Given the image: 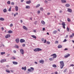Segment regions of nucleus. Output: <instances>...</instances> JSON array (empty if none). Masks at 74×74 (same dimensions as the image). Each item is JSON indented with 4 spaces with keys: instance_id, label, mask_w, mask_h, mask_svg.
<instances>
[{
    "instance_id": "f257e3e1",
    "label": "nucleus",
    "mask_w": 74,
    "mask_h": 74,
    "mask_svg": "<svg viewBox=\"0 0 74 74\" xmlns=\"http://www.w3.org/2000/svg\"><path fill=\"white\" fill-rule=\"evenodd\" d=\"M61 65L60 66V68L61 69H63L64 66V64L63 61H61L60 62Z\"/></svg>"
},
{
    "instance_id": "f03ea898",
    "label": "nucleus",
    "mask_w": 74,
    "mask_h": 74,
    "mask_svg": "<svg viewBox=\"0 0 74 74\" xmlns=\"http://www.w3.org/2000/svg\"><path fill=\"white\" fill-rule=\"evenodd\" d=\"M34 68L32 67H30V69H28V71L29 72H32V71H34Z\"/></svg>"
},
{
    "instance_id": "7ed1b4c3",
    "label": "nucleus",
    "mask_w": 74,
    "mask_h": 74,
    "mask_svg": "<svg viewBox=\"0 0 74 74\" xmlns=\"http://www.w3.org/2000/svg\"><path fill=\"white\" fill-rule=\"evenodd\" d=\"M42 50L41 49H39V48H36L34 50V51L35 52H38V51H41Z\"/></svg>"
},
{
    "instance_id": "20e7f679",
    "label": "nucleus",
    "mask_w": 74,
    "mask_h": 74,
    "mask_svg": "<svg viewBox=\"0 0 74 74\" xmlns=\"http://www.w3.org/2000/svg\"><path fill=\"white\" fill-rule=\"evenodd\" d=\"M51 56H53V59H55L57 57V55H56V54L54 53L51 55Z\"/></svg>"
},
{
    "instance_id": "39448f33",
    "label": "nucleus",
    "mask_w": 74,
    "mask_h": 74,
    "mask_svg": "<svg viewBox=\"0 0 74 74\" xmlns=\"http://www.w3.org/2000/svg\"><path fill=\"white\" fill-rule=\"evenodd\" d=\"M20 51L22 55H23L24 54V50H23V49H20Z\"/></svg>"
},
{
    "instance_id": "423d86ee",
    "label": "nucleus",
    "mask_w": 74,
    "mask_h": 74,
    "mask_svg": "<svg viewBox=\"0 0 74 74\" xmlns=\"http://www.w3.org/2000/svg\"><path fill=\"white\" fill-rule=\"evenodd\" d=\"M10 37H11V35L9 34H8L5 36V38H10Z\"/></svg>"
},
{
    "instance_id": "0eeeda50",
    "label": "nucleus",
    "mask_w": 74,
    "mask_h": 74,
    "mask_svg": "<svg viewBox=\"0 0 74 74\" xmlns=\"http://www.w3.org/2000/svg\"><path fill=\"white\" fill-rule=\"evenodd\" d=\"M62 27L64 29H65V26H66V24H65V23L63 22L62 23Z\"/></svg>"
},
{
    "instance_id": "6e6552de",
    "label": "nucleus",
    "mask_w": 74,
    "mask_h": 74,
    "mask_svg": "<svg viewBox=\"0 0 74 74\" xmlns=\"http://www.w3.org/2000/svg\"><path fill=\"white\" fill-rule=\"evenodd\" d=\"M20 42H21V43H22V42H25V40L23 39H21L20 40Z\"/></svg>"
},
{
    "instance_id": "1a4fd4ad",
    "label": "nucleus",
    "mask_w": 74,
    "mask_h": 74,
    "mask_svg": "<svg viewBox=\"0 0 74 74\" xmlns=\"http://www.w3.org/2000/svg\"><path fill=\"white\" fill-rule=\"evenodd\" d=\"M70 56V54H67L66 55L64 56V57L65 58H68V57Z\"/></svg>"
},
{
    "instance_id": "9d476101",
    "label": "nucleus",
    "mask_w": 74,
    "mask_h": 74,
    "mask_svg": "<svg viewBox=\"0 0 74 74\" xmlns=\"http://www.w3.org/2000/svg\"><path fill=\"white\" fill-rule=\"evenodd\" d=\"M23 29L25 30H28V29L25 26H23Z\"/></svg>"
},
{
    "instance_id": "9b49d317",
    "label": "nucleus",
    "mask_w": 74,
    "mask_h": 74,
    "mask_svg": "<svg viewBox=\"0 0 74 74\" xmlns=\"http://www.w3.org/2000/svg\"><path fill=\"white\" fill-rule=\"evenodd\" d=\"M6 62V59H2L1 61V63H3V62Z\"/></svg>"
},
{
    "instance_id": "f8f14e48",
    "label": "nucleus",
    "mask_w": 74,
    "mask_h": 74,
    "mask_svg": "<svg viewBox=\"0 0 74 74\" xmlns=\"http://www.w3.org/2000/svg\"><path fill=\"white\" fill-rule=\"evenodd\" d=\"M39 62L40 63H42V64H44V61L43 60H40L39 61Z\"/></svg>"
},
{
    "instance_id": "ddd939ff",
    "label": "nucleus",
    "mask_w": 74,
    "mask_h": 74,
    "mask_svg": "<svg viewBox=\"0 0 74 74\" xmlns=\"http://www.w3.org/2000/svg\"><path fill=\"white\" fill-rule=\"evenodd\" d=\"M15 41L17 43H18L19 42V38H17L16 39Z\"/></svg>"
},
{
    "instance_id": "4468645a",
    "label": "nucleus",
    "mask_w": 74,
    "mask_h": 74,
    "mask_svg": "<svg viewBox=\"0 0 74 74\" xmlns=\"http://www.w3.org/2000/svg\"><path fill=\"white\" fill-rule=\"evenodd\" d=\"M12 63L13 64H14L15 65H16V64H18V62H17L13 61L12 62Z\"/></svg>"
},
{
    "instance_id": "2eb2a0df",
    "label": "nucleus",
    "mask_w": 74,
    "mask_h": 74,
    "mask_svg": "<svg viewBox=\"0 0 74 74\" xmlns=\"http://www.w3.org/2000/svg\"><path fill=\"white\" fill-rule=\"evenodd\" d=\"M68 11L69 12H72V10L71 9L68 8Z\"/></svg>"
},
{
    "instance_id": "dca6fc26",
    "label": "nucleus",
    "mask_w": 74,
    "mask_h": 74,
    "mask_svg": "<svg viewBox=\"0 0 74 74\" xmlns=\"http://www.w3.org/2000/svg\"><path fill=\"white\" fill-rule=\"evenodd\" d=\"M22 70H26V67L25 66V67H22Z\"/></svg>"
},
{
    "instance_id": "f3484780",
    "label": "nucleus",
    "mask_w": 74,
    "mask_h": 74,
    "mask_svg": "<svg viewBox=\"0 0 74 74\" xmlns=\"http://www.w3.org/2000/svg\"><path fill=\"white\" fill-rule=\"evenodd\" d=\"M58 48H62V46L60 45H58Z\"/></svg>"
},
{
    "instance_id": "a211bd4d",
    "label": "nucleus",
    "mask_w": 74,
    "mask_h": 74,
    "mask_svg": "<svg viewBox=\"0 0 74 74\" xmlns=\"http://www.w3.org/2000/svg\"><path fill=\"white\" fill-rule=\"evenodd\" d=\"M41 23L42 25H45V22H44V21H41Z\"/></svg>"
},
{
    "instance_id": "6ab92c4d",
    "label": "nucleus",
    "mask_w": 74,
    "mask_h": 74,
    "mask_svg": "<svg viewBox=\"0 0 74 74\" xmlns=\"http://www.w3.org/2000/svg\"><path fill=\"white\" fill-rule=\"evenodd\" d=\"M15 9L16 11H18V7L17 6L15 7Z\"/></svg>"
},
{
    "instance_id": "aec40b11",
    "label": "nucleus",
    "mask_w": 74,
    "mask_h": 74,
    "mask_svg": "<svg viewBox=\"0 0 74 74\" xmlns=\"http://www.w3.org/2000/svg\"><path fill=\"white\" fill-rule=\"evenodd\" d=\"M27 4H30L31 3V1L29 0V1H27L26 2Z\"/></svg>"
},
{
    "instance_id": "412c9836",
    "label": "nucleus",
    "mask_w": 74,
    "mask_h": 74,
    "mask_svg": "<svg viewBox=\"0 0 74 74\" xmlns=\"http://www.w3.org/2000/svg\"><path fill=\"white\" fill-rule=\"evenodd\" d=\"M61 1L63 3H66V1L65 0H62Z\"/></svg>"
},
{
    "instance_id": "4be33fe9",
    "label": "nucleus",
    "mask_w": 74,
    "mask_h": 74,
    "mask_svg": "<svg viewBox=\"0 0 74 74\" xmlns=\"http://www.w3.org/2000/svg\"><path fill=\"white\" fill-rule=\"evenodd\" d=\"M32 37L34 38H35V39H36V36H35V35H32Z\"/></svg>"
},
{
    "instance_id": "5701e85b",
    "label": "nucleus",
    "mask_w": 74,
    "mask_h": 74,
    "mask_svg": "<svg viewBox=\"0 0 74 74\" xmlns=\"http://www.w3.org/2000/svg\"><path fill=\"white\" fill-rule=\"evenodd\" d=\"M57 33V30H54L53 32V34H56V33Z\"/></svg>"
},
{
    "instance_id": "b1692460",
    "label": "nucleus",
    "mask_w": 74,
    "mask_h": 74,
    "mask_svg": "<svg viewBox=\"0 0 74 74\" xmlns=\"http://www.w3.org/2000/svg\"><path fill=\"white\" fill-rule=\"evenodd\" d=\"M66 7H69V6H70V4H66L65 5Z\"/></svg>"
},
{
    "instance_id": "393cba45",
    "label": "nucleus",
    "mask_w": 74,
    "mask_h": 74,
    "mask_svg": "<svg viewBox=\"0 0 74 74\" xmlns=\"http://www.w3.org/2000/svg\"><path fill=\"white\" fill-rule=\"evenodd\" d=\"M30 8V7L29 6H26V8L29 9Z\"/></svg>"
},
{
    "instance_id": "a878e982",
    "label": "nucleus",
    "mask_w": 74,
    "mask_h": 74,
    "mask_svg": "<svg viewBox=\"0 0 74 74\" xmlns=\"http://www.w3.org/2000/svg\"><path fill=\"white\" fill-rule=\"evenodd\" d=\"M53 67L56 68L57 67V66L55 64H54L53 65Z\"/></svg>"
},
{
    "instance_id": "bb28decb",
    "label": "nucleus",
    "mask_w": 74,
    "mask_h": 74,
    "mask_svg": "<svg viewBox=\"0 0 74 74\" xmlns=\"http://www.w3.org/2000/svg\"><path fill=\"white\" fill-rule=\"evenodd\" d=\"M5 71H6V72H7V73H10V71L8 70V69H6L5 70Z\"/></svg>"
},
{
    "instance_id": "cd10ccee",
    "label": "nucleus",
    "mask_w": 74,
    "mask_h": 74,
    "mask_svg": "<svg viewBox=\"0 0 74 74\" xmlns=\"http://www.w3.org/2000/svg\"><path fill=\"white\" fill-rule=\"evenodd\" d=\"M8 33L10 34V33H12L13 32L11 30H10L9 31H8Z\"/></svg>"
},
{
    "instance_id": "c85d7f7f",
    "label": "nucleus",
    "mask_w": 74,
    "mask_h": 74,
    "mask_svg": "<svg viewBox=\"0 0 74 74\" xmlns=\"http://www.w3.org/2000/svg\"><path fill=\"white\" fill-rule=\"evenodd\" d=\"M0 21H4V18H0Z\"/></svg>"
},
{
    "instance_id": "c756f323",
    "label": "nucleus",
    "mask_w": 74,
    "mask_h": 74,
    "mask_svg": "<svg viewBox=\"0 0 74 74\" xmlns=\"http://www.w3.org/2000/svg\"><path fill=\"white\" fill-rule=\"evenodd\" d=\"M40 4H38L36 7V8H38V7H40Z\"/></svg>"
},
{
    "instance_id": "7c9ffc66",
    "label": "nucleus",
    "mask_w": 74,
    "mask_h": 74,
    "mask_svg": "<svg viewBox=\"0 0 74 74\" xmlns=\"http://www.w3.org/2000/svg\"><path fill=\"white\" fill-rule=\"evenodd\" d=\"M11 59L12 60H14V59H16V58L14 57H12V58H11Z\"/></svg>"
},
{
    "instance_id": "2f4dec72",
    "label": "nucleus",
    "mask_w": 74,
    "mask_h": 74,
    "mask_svg": "<svg viewBox=\"0 0 74 74\" xmlns=\"http://www.w3.org/2000/svg\"><path fill=\"white\" fill-rule=\"evenodd\" d=\"M3 11L4 12H7V9H5L3 10Z\"/></svg>"
},
{
    "instance_id": "473e14b6",
    "label": "nucleus",
    "mask_w": 74,
    "mask_h": 74,
    "mask_svg": "<svg viewBox=\"0 0 74 74\" xmlns=\"http://www.w3.org/2000/svg\"><path fill=\"white\" fill-rule=\"evenodd\" d=\"M40 11H42L44 10V9H43V8H40Z\"/></svg>"
},
{
    "instance_id": "72a5a7b5",
    "label": "nucleus",
    "mask_w": 74,
    "mask_h": 74,
    "mask_svg": "<svg viewBox=\"0 0 74 74\" xmlns=\"http://www.w3.org/2000/svg\"><path fill=\"white\" fill-rule=\"evenodd\" d=\"M1 55H3L5 54V52H2L1 53Z\"/></svg>"
},
{
    "instance_id": "f704fd0d",
    "label": "nucleus",
    "mask_w": 74,
    "mask_h": 74,
    "mask_svg": "<svg viewBox=\"0 0 74 74\" xmlns=\"http://www.w3.org/2000/svg\"><path fill=\"white\" fill-rule=\"evenodd\" d=\"M49 60H50V61H52V60H53V59L52 58H49Z\"/></svg>"
},
{
    "instance_id": "c9c22d12",
    "label": "nucleus",
    "mask_w": 74,
    "mask_h": 74,
    "mask_svg": "<svg viewBox=\"0 0 74 74\" xmlns=\"http://www.w3.org/2000/svg\"><path fill=\"white\" fill-rule=\"evenodd\" d=\"M67 21L68 22H71V20L69 18H68Z\"/></svg>"
},
{
    "instance_id": "e433bc0d",
    "label": "nucleus",
    "mask_w": 74,
    "mask_h": 74,
    "mask_svg": "<svg viewBox=\"0 0 74 74\" xmlns=\"http://www.w3.org/2000/svg\"><path fill=\"white\" fill-rule=\"evenodd\" d=\"M7 4H11V2H10V1H8L7 2Z\"/></svg>"
},
{
    "instance_id": "4c0bfd02",
    "label": "nucleus",
    "mask_w": 74,
    "mask_h": 74,
    "mask_svg": "<svg viewBox=\"0 0 74 74\" xmlns=\"http://www.w3.org/2000/svg\"><path fill=\"white\" fill-rule=\"evenodd\" d=\"M15 47L16 48H18L19 46H18L17 45H16L15 46Z\"/></svg>"
},
{
    "instance_id": "58836bf2",
    "label": "nucleus",
    "mask_w": 74,
    "mask_h": 74,
    "mask_svg": "<svg viewBox=\"0 0 74 74\" xmlns=\"http://www.w3.org/2000/svg\"><path fill=\"white\" fill-rule=\"evenodd\" d=\"M11 7H10V8L8 9L9 11H11Z\"/></svg>"
},
{
    "instance_id": "ea45409f",
    "label": "nucleus",
    "mask_w": 74,
    "mask_h": 74,
    "mask_svg": "<svg viewBox=\"0 0 74 74\" xmlns=\"http://www.w3.org/2000/svg\"><path fill=\"white\" fill-rule=\"evenodd\" d=\"M67 69H65L64 71V73H66V71H67Z\"/></svg>"
},
{
    "instance_id": "a19ab883",
    "label": "nucleus",
    "mask_w": 74,
    "mask_h": 74,
    "mask_svg": "<svg viewBox=\"0 0 74 74\" xmlns=\"http://www.w3.org/2000/svg\"><path fill=\"white\" fill-rule=\"evenodd\" d=\"M10 27H12L13 26V24H12L11 23L10 24Z\"/></svg>"
},
{
    "instance_id": "79ce46f5",
    "label": "nucleus",
    "mask_w": 74,
    "mask_h": 74,
    "mask_svg": "<svg viewBox=\"0 0 74 74\" xmlns=\"http://www.w3.org/2000/svg\"><path fill=\"white\" fill-rule=\"evenodd\" d=\"M11 5H14V2H12L11 3Z\"/></svg>"
},
{
    "instance_id": "37998d69",
    "label": "nucleus",
    "mask_w": 74,
    "mask_h": 74,
    "mask_svg": "<svg viewBox=\"0 0 74 74\" xmlns=\"http://www.w3.org/2000/svg\"><path fill=\"white\" fill-rule=\"evenodd\" d=\"M58 41H56L55 42V44H58Z\"/></svg>"
},
{
    "instance_id": "c03bdc74",
    "label": "nucleus",
    "mask_w": 74,
    "mask_h": 74,
    "mask_svg": "<svg viewBox=\"0 0 74 74\" xmlns=\"http://www.w3.org/2000/svg\"><path fill=\"white\" fill-rule=\"evenodd\" d=\"M67 31H68V32H69V27H67Z\"/></svg>"
},
{
    "instance_id": "a18cd8bd",
    "label": "nucleus",
    "mask_w": 74,
    "mask_h": 74,
    "mask_svg": "<svg viewBox=\"0 0 74 74\" xmlns=\"http://www.w3.org/2000/svg\"><path fill=\"white\" fill-rule=\"evenodd\" d=\"M47 43L48 44H49L50 43V42L49 41H47Z\"/></svg>"
},
{
    "instance_id": "49530a36",
    "label": "nucleus",
    "mask_w": 74,
    "mask_h": 74,
    "mask_svg": "<svg viewBox=\"0 0 74 74\" xmlns=\"http://www.w3.org/2000/svg\"><path fill=\"white\" fill-rule=\"evenodd\" d=\"M38 14H40V11L38 10Z\"/></svg>"
},
{
    "instance_id": "de8ad7c7",
    "label": "nucleus",
    "mask_w": 74,
    "mask_h": 74,
    "mask_svg": "<svg viewBox=\"0 0 74 74\" xmlns=\"http://www.w3.org/2000/svg\"><path fill=\"white\" fill-rule=\"evenodd\" d=\"M25 44H23L22 45L23 47H25Z\"/></svg>"
},
{
    "instance_id": "09e8293b",
    "label": "nucleus",
    "mask_w": 74,
    "mask_h": 74,
    "mask_svg": "<svg viewBox=\"0 0 74 74\" xmlns=\"http://www.w3.org/2000/svg\"><path fill=\"white\" fill-rule=\"evenodd\" d=\"M13 52L14 53H15L16 52V51L15 50H14L13 51Z\"/></svg>"
},
{
    "instance_id": "8fccbe9b",
    "label": "nucleus",
    "mask_w": 74,
    "mask_h": 74,
    "mask_svg": "<svg viewBox=\"0 0 74 74\" xmlns=\"http://www.w3.org/2000/svg\"><path fill=\"white\" fill-rule=\"evenodd\" d=\"M45 3H46V4H47V3H48V1H45Z\"/></svg>"
},
{
    "instance_id": "3c124183",
    "label": "nucleus",
    "mask_w": 74,
    "mask_h": 74,
    "mask_svg": "<svg viewBox=\"0 0 74 74\" xmlns=\"http://www.w3.org/2000/svg\"><path fill=\"white\" fill-rule=\"evenodd\" d=\"M44 41V38H42V41Z\"/></svg>"
},
{
    "instance_id": "603ef678",
    "label": "nucleus",
    "mask_w": 74,
    "mask_h": 74,
    "mask_svg": "<svg viewBox=\"0 0 74 74\" xmlns=\"http://www.w3.org/2000/svg\"><path fill=\"white\" fill-rule=\"evenodd\" d=\"M33 31H34L33 32L34 33H36V30H34Z\"/></svg>"
},
{
    "instance_id": "864d4df0",
    "label": "nucleus",
    "mask_w": 74,
    "mask_h": 74,
    "mask_svg": "<svg viewBox=\"0 0 74 74\" xmlns=\"http://www.w3.org/2000/svg\"><path fill=\"white\" fill-rule=\"evenodd\" d=\"M45 30V28H43L42 30L43 31H44V30Z\"/></svg>"
},
{
    "instance_id": "5fc2aeb1",
    "label": "nucleus",
    "mask_w": 74,
    "mask_h": 74,
    "mask_svg": "<svg viewBox=\"0 0 74 74\" xmlns=\"http://www.w3.org/2000/svg\"><path fill=\"white\" fill-rule=\"evenodd\" d=\"M70 37V38H72V37H73V35H71Z\"/></svg>"
},
{
    "instance_id": "6e6d98bb",
    "label": "nucleus",
    "mask_w": 74,
    "mask_h": 74,
    "mask_svg": "<svg viewBox=\"0 0 74 74\" xmlns=\"http://www.w3.org/2000/svg\"><path fill=\"white\" fill-rule=\"evenodd\" d=\"M46 41H47L46 40V39L45 40V41L44 42V43H46Z\"/></svg>"
},
{
    "instance_id": "4d7b16f0",
    "label": "nucleus",
    "mask_w": 74,
    "mask_h": 74,
    "mask_svg": "<svg viewBox=\"0 0 74 74\" xmlns=\"http://www.w3.org/2000/svg\"><path fill=\"white\" fill-rule=\"evenodd\" d=\"M64 50L65 51H66V50H68V49H67V48H65V49H64Z\"/></svg>"
},
{
    "instance_id": "13d9d810",
    "label": "nucleus",
    "mask_w": 74,
    "mask_h": 74,
    "mask_svg": "<svg viewBox=\"0 0 74 74\" xmlns=\"http://www.w3.org/2000/svg\"><path fill=\"white\" fill-rule=\"evenodd\" d=\"M66 39H65L63 41V42H66Z\"/></svg>"
},
{
    "instance_id": "bf43d9fd",
    "label": "nucleus",
    "mask_w": 74,
    "mask_h": 74,
    "mask_svg": "<svg viewBox=\"0 0 74 74\" xmlns=\"http://www.w3.org/2000/svg\"><path fill=\"white\" fill-rule=\"evenodd\" d=\"M6 67H9V65H6Z\"/></svg>"
},
{
    "instance_id": "052dcab7",
    "label": "nucleus",
    "mask_w": 74,
    "mask_h": 74,
    "mask_svg": "<svg viewBox=\"0 0 74 74\" xmlns=\"http://www.w3.org/2000/svg\"><path fill=\"white\" fill-rule=\"evenodd\" d=\"M68 35H66L65 38H68Z\"/></svg>"
},
{
    "instance_id": "680f3d73",
    "label": "nucleus",
    "mask_w": 74,
    "mask_h": 74,
    "mask_svg": "<svg viewBox=\"0 0 74 74\" xmlns=\"http://www.w3.org/2000/svg\"><path fill=\"white\" fill-rule=\"evenodd\" d=\"M1 29H2V30H4V28L3 27H2Z\"/></svg>"
},
{
    "instance_id": "e2e57ef3",
    "label": "nucleus",
    "mask_w": 74,
    "mask_h": 74,
    "mask_svg": "<svg viewBox=\"0 0 74 74\" xmlns=\"http://www.w3.org/2000/svg\"><path fill=\"white\" fill-rule=\"evenodd\" d=\"M51 14V13H47V15H50Z\"/></svg>"
},
{
    "instance_id": "0e129e2a",
    "label": "nucleus",
    "mask_w": 74,
    "mask_h": 74,
    "mask_svg": "<svg viewBox=\"0 0 74 74\" xmlns=\"http://www.w3.org/2000/svg\"><path fill=\"white\" fill-rule=\"evenodd\" d=\"M11 72H12V73H14V71H12V70H11V71H10Z\"/></svg>"
},
{
    "instance_id": "69168bd1",
    "label": "nucleus",
    "mask_w": 74,
    "mask_h": 74,
    "mask_svg": "<svg viewBox=\"0 0 74 74\" xmlns=\"http://www.w3.org/2000/svg\"><path fill=\"white\" fill-rule=\"evenodd\" d=\"M55 74H58V72L57 71L55 72Z\"/></svg>"
},
{
    "instance_id": "338daca9",
    "label": "nucleus",
    "mask_w": 74,
    "mask_h": 74,
    "mask_svg": "<svg viewBox=\"0 0 74 74\" xmlns=\"http://www.w3.org/2000/svg\"><path fill=\"white\" fill-rule=\"evenodd\" d=\"M72 35L73 36H74V33H72Z\"/></svg>"
},
{
    "instance_id": "774afa93",
    "label": "nucleus",
    "mask_w": 74,
    "mask_h": 74,
    "mask_svg": "<svg viewBox=\"0 0 74 74\" xmlns=\"http://www.w3.org/2000/svg\"><path fill=\"white\" fill-rule=\"evenodd\" d=\"M35 63H36V64H37V62H35Z\"/></svg>"
}]
</instances>
